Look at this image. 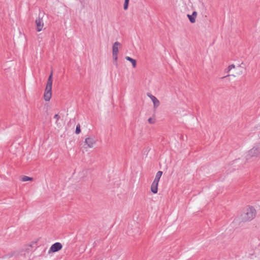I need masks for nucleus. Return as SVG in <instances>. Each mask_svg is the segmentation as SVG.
<instances>
[{
  "label": "nucleus",
  "instance_id": "1",
  "mask_svg": "<svg viewBox=\"0 0 260 260\" xmlns=\"http://www.w3.org/2000/svg\"><path fill=\"white\" fill-rule=\"evenodd\" d=\"M256 211L252 206H249L245 212L242 215V221L247 222L252 220L256 216Z\"/></svg>",
  "mask_w": 260,
  "mask_h": 260
},
{
  "label": "nucleus",
  "instance_id": "2",
  "mask_svg": "<svg viewBox=\"0 0 260 260\" xmlns=\"http://www.w3.org/2000/svg\"><path fill=\"white\" fill-rule=\"evenodd\" d=\"M96 143V140H95L94 137H89L85 139L82 147L86 151H87L88 148H93Z\"/></svg>",
  "mask_w": 260,
  "mask_h": 260
},
{
  "label": "nucleus",
  "instance_id": "3",
  "mask_svg": "<svg viewBox=\"0 0 260 260\" xmlns=\"http://www.w3.org/2000/svg\"><path fill=\"white\" fill-rule=\"evenodd\" d=\"M120 43L118 42H115L112 46V57H113V62L114 64L116 66V67H118V63L117 62V59H118V46H120Z\"/></svg>",
  "mask_w": 260,
  "mask_h": 260
},
{
  "label": "nucleus",
  "instance_id": "4",
  "mask_svg": "<svg viewBox=\"0 0 260 260\" xmlns=\"http://www.w3.org/2000/svg\"><path fill=\"white\" fill-rule=\"evenodd\" d=\"M260 154V148L258 147H254L248 151L247 159L253 157H258Z\"/></svg>",
  "mask_w": 260,
  "mask_h": 260
},
{
  "label": "nucleus",
  "instance_id": "5",
  "mask_svg": "<svg viewBox=\"0 0 260 260\" xmlns=\"http://www.w3.org/2000/svg\"><path fill=\"white\" fill-rule=\"evenodd\" d=\"M52 96V86L46 85L44 93V99L45 101L48 102Z\"/></svg>",
  "mask_w": 260,
  "mask_h": 260
},
{
  "label": "nucleus",
  "instance_id": "6",
  "mask_svg": "<svg viewBox=\"0 0 260 260\" xmlns=\"http://www.w3.org/2000/svg\"><path fill=\"white\" fill-rule=\"evenodd\" d=\"M62 248V245L60 242H56L52 244L48 250V254L54 253L60 250Z\"/></svg>",
  "mask_w": 260,
  "mask_h": 260
},
{
  "label": "nucleus",
  "instance_id": "7",
  "mask_svg": "<svg viewBox=\"0 0 260 260\" xmlns=\"http://www.w3.org/2000/svg\"><path fill=\"white\" fill-rule=\"evenodd\" d=\"M36 24L37 25V30L38 31H41L42 30L44 26V23L42 19L38 18L36 20Z\"/></svg>",
  "mask_w": 260,
  "mask_h": 260
},
{
  "label": "nucleus",
  "instance_id": "8",
  "mask_svg": "<svg viewBox=\"0 0 260 260\" xmlns=\"http://www.w3.org/2000/svg\"><path fill=\"white\" fill-rule=\"evenodd\" d=\"M148 96L151 99L153 103V107L154 109L157 108L160 105L159 100L154 95L149 94Z\"/></svg>",
  "mask_w": 260,
  "mask_h": 260
},
{
  "label": "nucleus",
  "instance_id": "9",
  "mask_svg": "<svg viewBox=\"0 0 260 260\" xmlns=\"http://www.w3.org/2000/svg\"><path fill=\"white\" fill-rule=\"evenodd\" d=\"M32 246L33 243L25 245L22 249V251L24 252L23 254L25 255L26 253H28L29 252H30L32 250Z\"/></svg>",
  "mask_w": 260,
  "mask_h": 260
},
{
  "label": "nucleus",
  "instance_id": "10",
  "mask_svg": "<svg viewBox=\"0 0 260 260\" xmlns=\"http://www.w3.org/2000/svg\"><path fill=\"white\" fill-rule=\"evenodd\" d=\"M158 183L153 181L151 185V191L154 193L156 194L158 192Z\"/></svg>",
  "mask_w": 260,
  "mask_h": 260
},
{
  "label": "nucleus",
  "instance_id": "11",
  "mask_svg": "<svg viewBox=\"0 0 260 260\" xmlns=\"http://www.w3.org/2000/svg\"><path fill=\"white\" fill-rule=\"evenodd\" d=\"M197 16V12L196 11H193L192 12V15H189V14L187 15L188 19L191 23H193L196 22V18Z\"/></svg>",
  "mask_w": 260,
  "mask_h": 260
},
{
  "label": "nucleus",
  "instance_id": "12",
  "mask_svg": "<svg viewBox=\"0 0 260 260\" xmlns=\"http://www.w3.org/2000/svg\"><path fill=\"white\" fill-rule=\"evenodd\" d=\"M125 59L132 63L133 68H136L137 65V61L136 59H133L129 56H126Z\"/></svg>",
  "mask_w": 260,
  "mask_h": 260
},
{
  "label": "nucleus",
  "instance_id": "13",
  "mask_svg": "<svg viewBox=\"0 0 260 260\" xmlns=\"http://www.w3.org/2000/svg\"><path fill=\"white\" fill-rule=\"evenodd\" d=\"M162 174V171H158L155 175V178H154V180L153 181L155 182L156 183V182L158 183Z\"/></svg>",
  "mask_w": 260,
  "mask_h": 260
},
{
  "label": "nucleus",
  "instance_id": "14",
  "mask_svg": "<svg viewBox=\"0 0 260 260\" xmlns=\"http://www.w3.org/2000/svg\"><path fill=\"white\" fill-rule=\"evenodd\" d=\"M52 75H53V73H52V72H51L50 75H49V76L48 78L46 85L52 86V83H53Z\"/></svg>",
  "mask_w": 260,
  "mask_h": 260
},
{
  "label": "nucleus",
  "instance_id": "15",
  "mask_svg": "<svg viewBox=\"0 0 260 260\" xmlns=\"http://www.w3.org/2000/svg\"><path fill=\"white\" fill-rule=\"evenodd\" d=\"M21 180L23 182L28 181H31L33 180V178L27 176H23L21 177Z\"/></svg>",
  "mask_w": 260,
  "mask_h": 260
},
{
  "label": "nucleus",
  "instance_id": "16",
  "mask_svg": "<svg viewBox=\"0 0 260 260\" xmlns=\"http://www.w3.org/2000/svg\"><path fill=\"white\" fill-rule=\"evenodd\" d=\"M129 0H124V3L123 5V9L124 10H126L128 7Z\"/></svg>",
  "mask_w": 260,
  "mask_h": 260
},
{
  "label": "nucleus",
  "instance_id": "17",
  "mask_svg": "<svg viewBox=\"0 0 260 260\" xmlns=\"http://www.w3.org/2000/svg\"><path fill=\"white\" fill-rule=\"evenodd\" d=\"M59 118H60V116H59V115L58 114H56L54 116V119L55 120V123L56 124H58V121Z\"/></svg>",
  "mask_w": 260,
  "mask_h": 260
},
{
  "label": "nucleus",
  "instance_id": "18",
  "mask_svg": "<svg viewBox=\"0 0 260 260\" xmlns=\"http://www.w3.org/2000/svg\"><path fill=\"white\" fill-rule=\"evenodd\" d=\"M148 121L150 124H154L155 122V119L154 118L150 117Z\"/></svg>",
  "mask_w": 260,
  "mask_h": 260
},
{
  "label": "nucleus",
  "instance_id": "19",
  "mask_svg": "<svg viewBox=\"0 0 260 260\" xmlns=\"http://www.w3.org/2000/svg\"><path fill=\"white\" fill-rule=\"evenodd\" d=\"M81 132V129H80V124H78L76 126V133L77 134H79Z\"/></svg>",
  "mask_w": 260,
  "mask_h": 260
},
{
  "label": "nucleus",
  "instance_id": "20",
  "mask_svg": "<svg viewBox=\"0 0 260 260\" xmlns=\"http://www.w3.org/2000/svg\"><path fill=\"white\" fill-rule=\"evenodd\" d=\"M235 66L234 64H231L228 67V71L227 72H229L230 70H231L232 69H234L235 68Z\"/></svg>",
  "mask_w": 260,
  "mask_h": 260
},
{
  "label": "nucleus",
  "instance_id": "21",
  "mask_svg": "<svg viewBox=\"0 0 260 260\" xmlns=\"http://www.w3.org/2000/svg\"><path fill=\"white\" fill-rule=\"evenodd\" d=\"M96 260H106L104 258L103 256H100L99 258H98Z\"/></svg>",
  "mask_w": 260,
  "mask_h": 260
},
{
  "label": "nucleus",
  "instance_id": "22",
  "mask_svg": "<svg viewBox=\"0 0 260 260\" xmlns=\"http://www.w3.org/2000/svg\"><path fill=\"white\" fill-rule=\"evenodd\" d=\"M229 76V75H228V76ZM227 77V76H226L222 77H221V79H223V78H225V77Z\"/></svg>",
  "mask_w": 260,
  "mask_h": 260
}]
</instances>
